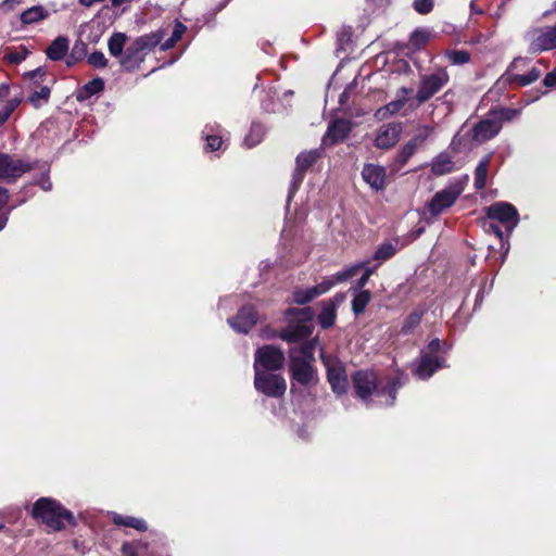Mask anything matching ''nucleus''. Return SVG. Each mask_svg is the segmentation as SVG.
<instances>
[{
    "label": "nucleus",
    "instance_id": "nucleus-12",
    "mask_svg": "<svg viewBox=\"0 0 556 556\" xmlns=\"http://www.w3.org/2000/svg\"><path fill=\"white\" fill-rule=\"evenodd\" d=\"M432 128L430 126H421L417 134L407 141L396 153L391 164L393 170H400L408 160L416 153L417 149L422 146L429 138Z\"/></svg>",
    "mask_w": 556,
    "mask_h": 556
},
{
    "label": "nucleus",
    "instance_id": "nucleus-29",
    "mask_svg": "<svg viewBox=\"0 0 556 556\" xmlns=\"http://www.w3.org/2000/svg\"><path fill=\"white\" fill-rule=\"evenodd\" d=\"M103 90H104L103 79L100 77L93 78L76 91V100L78 102H85L90 97L98 94Z\"/></svg>",
    "mask_w": 556,
    "mask_h": 556
},
{
    "label": "nucleus",
    "instance_id": "nucleus-4",
    "mask_svg": "<svg viewBox=\"0 0 556 556\" xmlns=\"http://www.w3.org/2000/svg\"><path fill=\"white\" fill-rule=\"evenodd\" d=\"M321 361L326 368V377L331 391L337 396L346 394L349 378L344 363L336 355L321 354Z\"/></svg>",
    "mask_w": 556,
    "mask_h": 556
},
{
    "label": "nucleus",
    "instance_id": "nucleus-51",
    "mask_svg": "<svg viewBox=\"0 0 556 556\" xmlns=\"http://www.w3.org/2000/svg\"><path fill=\"white\" fill-rule=\"evenodd\" d=\"M71 53H73V58L79 61H83L88 53V46L81 39H77L72 47Z\"/></svg>",
    "mask_w": 556,
    "mask_h": 556
},
{
    "label": "nucleus",
    "instance_id": "nucleus-11",
    "mask_svg": "<svg viewBox=\"0 0 556 556\" xmlns=\"http://www.w3.org/2000/svg\"><path fill=\"white\" fill-rule=\"evenodd\" d=\"M348 276L345 275V270L337 273L334 279L325 278L321 282L306 288V289H295L292 293L293 302L299 305H305L313 301L314 299L327 293L336 282H343L348 280Z\"/></svg>",
    "mask_w": 556,
    "mask_h": 556
},
{
    "label": "nucleus",
    "instance_id": "nucleus-64",
    "mask_svg": "<svg viewBox=\"0 0 556 556\" xmlns=\"http://www.w3.org/2000/svg\"><path fill=\"white\" fill-rule=\"evenodd\" d=\"M0 532H3L5 535L11 534V530L8 527H5V525L1 521H0Z\"/></svg>",
    "mask_w": 556,
    "mask_h": 556
},
{
    "label": "nucleus",
    "instance_id": "nucleus-57",
    "mask_svg": "<svg viewBox=\"0 0 556 556\" xmlns=\"http://www.w3.org/2000/svg\"><path fill=\"white\" fill-rule=\"evenodd\" d=\"M543 84L547 88H553L556 86V67L545 75Z\"/></svg>",
    "mask_w": 556,
    "mask_h": 556
},
{
    "label": "nucleus",
    "instance_id": "nucleus-48",
    "mask_svg": "<svg viewBox=\"0 0 556 556\" xmlns=\"http://www.w3.org/2000/svg\"><path fill=\"white\" fill-rule=\"evenodd\" d=\"M519 114V111L516 109H509V108H502L496 111H491L490 116H493L494 119L500 121V123L503 125V122L513 121L515 117H517Z\"/></svg>",
    "mask_w": 556,
    "mask_h": 556
},
{
    "label": "nucleus",
    "instance_id": "nucleus-13",
    "mask_svg": "<svg viewBox=\"0 0 556 556\" xmlns=\"http://www.w3.org/2000/svg\"><path fill=\"white\" fill-rule=\"evenodd\" d=\"M447 361L444 356L420 353L418 363L413 375L420 380L430 379L439 369L447 368Z\"/></svg>",
    "mask_w": 556,
    "mask_h": 556
},
{
    "label": "nucleus",
    "instance_id": "nucleus-35",
    "mask_svg": "<svg viewBox=\"0 0 556 556\" xmlns=\"http://www.w3.org/2000/svg\"><path fill=\"white\" fill-rule=\"evenodd\" d=\"M315 346L316 340L304 341L299 348V355H295L293 351L290 352V359H304V362H308L311 364L315 363Z\"/></svg>",
    "mask_w": 556,
    "mask_h": 556
},
{
    "label": "nucleus",
    "instance_id": "nucleus-25",
    "mask_svg": "<svg viewBox=\"0 0 556 556\" xmlns=\"http://www.w3.org/2000/svg\"><path fill=\"white\" fill-rule=\"evenodd\" d=\"M164 37L163 30L152 31L150 34H146L137 37L134 40V43L138 47V49L147 55L150 51H152L156 46L161 45Z\"/></svg>",
    "mask_w": 556,
    "mask_h": 556
},
{
    "label": "nucleus",
    "instance_id": "nucleus-28",
    "mask_svg": "<svg viewBox=\"0 0 556 556\" xmlns=\"http://www.w3.org/2000/svg\"><path fill=\"white\" fill-rule=\"evenodd\" d=\"M426 312L427 309L422 305L415 307L404 319L401 333L404 336L413 333L415 329L420 325Z\"/></svg>",
    "mask_w": 556,
    "mask_h": 556
},
{
    "label": "nucleus",
    "instance_id": "nucleus-61",
    "mask_svg": "<svg viewBox=\"0 0 556 556\" xmlns=\"http://www.w3.org/2000/svg\"><path fill=\"white\" fill-rule=\"evenodd\" d=\"M10 93V87L7 84L0 85V99L7 98Z\"/></svg>",
    "mask_w": 556,
    "mask_h": 556
},
{
    "label": "nucleus",
    "instance_id": "nucleus-52",
    "mask_svg": "<svg viewBox=\"0 0 556 556\" xmlns=\"http://www.w3.org/2000/svg\"><path fill=\"white\" fill-rule=\"evenodd\" d=\"M378 267H379V264L375 265L374 267H368V265H366L363 268V269H365L363 275L361 276L359 279H357V281L355 283V290H363V288L368 283L370 277L375 274V271Z\"/></svg>",
    "mask_w": 556,
    "mask_h": 556
},
{
    "label": "nucleus",
    "instance_id": "nucleus-41",
    "mask_svg": "<svg viewBox=\"0 0 556 556\" xmlns=\"http://www.w3.org/2000/svg\"><path fill=\"white\" fill-rule=\"evenodd\" d=\"M265 135V129L260 123H252L249 134L247 135L244 141L248 147L252 148L258 144Z\"/></svg>",
    "mask_w": 556,
    "mask_h": 556
},
{
    "label": "nucleus",
    "instance_id": "nucleus-58",
    "mask_svg": "<svg viewBox=\"0 0 556 556\" xmlns=\"http://www.w3.org/2000/svg\"><path fill=\"white\" fill-rule=\"evenodd\" d=\"M369 264V261H364V262H361L358 264H355L353 266H351L350 268L345 269V275L348 276V278H352L354 275H356V273L361 269H363L366 265Z\"/></svg>",
    "mask_w": 556,
    "mask_h": 556
},
{
    "label": "nucleus",
    "instance_id": "nucleus-20",
    "mask_svg": "<svg viewBox=\"0 0 556 556\" xmlns=\"http://www.w3.org/2000/svg\"><path fill=\"white\" fill-rule=\"evenodd\" d=\"M538 33L539 35L530 42V53L535 54L556 49V24L545 27V29H538Z\"/></svg>",
    "mask_w": 556,
    "mask_h": 556
},
{
    "label": "nucleus",
    "instance_id": "nucleus-60",
    "mask_svg": "<svg viewBox=\"0 0 556 556\" xmlns=\"http://www.w3.org/2000/svg\"><path fill=\"white\" fill-rule=\"evenodd\" d=\"M73 545H74L76 553L85 554L87 552V547L85 546V543L83 542L80 545L78 539H75L73 541Z\"/></svg>",
    "mask_w": 556,
    "mask_h": 556
},
{
    "label": "nucleus",
    "instance_id": "nucleus-55",
    "mask_svg": "<svg viewBox=\"0 0 556 556\" xmlns=\"http://www.w3.org/2000/svg\"><path fill=\"white\" fill-rule=\"evenodd\" d=\"M486 231L493 232L501 241L504 239V232L497 222L488 220L484 223Z\"/></svg>",
    "mask_w": 556,
    "mask_h": 556
},
{
    "label": "nucleus",
    "instance_id": "nucleus-21",
    "mask_svg": "<svg viewBox=\"0 0 556 556\" xmlns=\"http://www.w3.org/2000/svg\"><path fill=\"white\" fill-rule=\"evenodd\" d=\"M502 129L500 121L493 116L481 119L472 128V139L478 142H485L494 138Z\"/></svg>",
    "mask_w": 556,
    "mask_h": 556
},
{
    "label": "nucleus",
    "instance_id": "nucleus-40",
    "mask_svg": "<svg viewBox=\"0 0 556 556\" xmlns=\"http://www.w3.org/2000/svg\"><path fill=\"white\" fill-rule=\"evenodd\" d=\"M186 31V26L177 22L174 26L172 36L166 39L164 42H161V50L167 51L176 46V43L181 39L184 33Z\"/></svg>",
    "mask_w": 556,
    "mask_h": 556
},
{
    "label": "nucleus",
    "instance_id": "nucleus-31",
    "mask_svg": "<svg viewBox=\"0 0 556 556\" xmlns=\"http://www.w3.org/2000/svg\"><path fill=\"white\" fill-rule=\"evenodd\" d=\"M49 16L48 10L42 5H34L25 11H23L20 15V20L24 25L35 24L42 20H46Z\"/></svg>",
    "mask_w": 556,
    "mask_h": 556
},
{
    "label": "nucleus",
    "instance_id": "nucleus-50",
    "mask_svg": "<svg viewBox=\"0 0 556 556\" xmlns=\"http://www.w3.org/2000/svg\"><path fill=\"white\" fill-rule=\"evenodd\" d=\"M87 62L96 68H103L108 65V60L101 51H94L88 55Z\"/></svg>",
    "mask_w": 556,
    "mask_h": 556
},
{
    "label": "nucleus",
    "instance_id": "nucleus-16",
    "mask_svg": "<svg viewBox=\"0 0 556 556\" xmlns=\"http://www.w3.org/2000/svg\"><path fill=\"white\" fill-rule=\"evenodd\" d=\"M257 311L253 305H243L238 313L228 319L229 325L240 333H248L257 323Z\"/></svg>",
    "mask_w": 556,
    "mask_h": 556
},
{
    "label": "nucleus",
    "instance_id": "nucleus-30",
    "mask_svg": "<svg viewBox=\"0 0 556 556\" xmlns=\"http://www.w3.org/2000/svg\"><path fill=\"white\" fill-rule=\"evenodd\" d=\"M492 160V154H486L478 163L475 169V188L476 190H483L486 186L489 166Z\"/></svg>",
    "mask_w": 556,
    "mask_h": 556
},
{
    "label": "nucleus",
    "instance_id": "nucleus-33",
    "mask_svg": "<svg viewBox=\"0 0 556 556\" xmlns=\"http://www.w3.org/2000/svg\"><path fill=\"white\" fill-rule=\"evenodd\" d=\"M286 317L289 321L295 324H308L314 317V311L309 306L290 307L286 311Z\"/></svg>",
    "mask_w": 556,
    "mask_h": 556
},
{
    "label": "nucleus",
    "instance_id": "nucleus-45",
    "mask_svg": "<svg viewBox=\"0 0 556 556\" xmlns=\"http://www.w3.org/2000/svg\"><path fill=\"white\" fill-rule=\"evenodd\" d=\"M147 544L141 541L125 542L122 545V552L124 556H140L147 551Z\"/></svg>",
    "mask_w": 556,
    "mask_h": 556
},
{
    "label": "nucleus",
    "instance_id": "nucleus-43",
    "mask_svg": "<svg viewBox=\"0 0 556 556\" xmlns=\"http://www.w3.org/2000/svg\"><path fill=\"white\" fill-rule=\"evenodd\" d=\"M203 138L205 140L204 151L215 152L222 148L223 138L220 135L211 134L207 131V127L203 130Z\"/></svg>",
    "mask_w": 556,
    "mask_h": 556
},
{
    "label": "nucleus",
    "instance_id": "nucleus-34",
    "mask_svg": "<svg viewBox=\"0 0 556 556\" xmlns=\"http://www.w3.org/2000/svg\"><path fill=\"white\" fill-rule=\"evenodd\" d=\"M127 36L124 33H114L108 41L109 52L112 56L122 58L125 52Z\"/></svg>",
    "mask_w": 556,
    "mask_h": 556
},
{
    "label": "nucleus",
    "instance_id": "nucleus-6",
    "mask_svg": "<svg viewBox=\"0 0 556 556\" xmlns=\"http://www.w3.org/2000/svg\"><path fill=\"white\" fill-rule=\"evenodd\" d=\"M289 374L292 393L295 391L296 386L311 389L319 382L317 367L314 364L304 362V359H290Z\"/></svg>",
    "mask_w": 556,
    "mask_h": 556
},
{
    "label": "nucleus",
    "instance_id": "nucleus-14",
    "mask_svg": "<svg viewBox=\"0 0 556 556\" xmlns=\"http://www.w3.org/2000/svg\"><path fill=\"white\" fill-rule=\"evenodd\" d=\"M31 169V164L14 159L7 153H0V180L15 181L24 173Z\"/></svg>",
    "mask_w": 556,
    "mask_h": 556
},
{
    "label": "nucleus",
    "instance_id": "nucleus-8",
    "mask_svg": "<svg viewBox=\"0 0 556 556\" xmlns=\"http://www.w3.org/2000/svg\"><path fill=\"white\" fill-rule=\"evenodd\" d=\"M450 76L444 68H440L438 72L422 75L419 80L418 90L416 93L417 105L419 106L429 101L434 94H437L447 83Z\"/></svg>",
    "mask_w": 556,
    "mask_h": 556
},
{
    "label": "nucleus",
    "instance_id": "nucleus-19",
    "mask_svg": "<svg viewBox=\"0 0 556 556\" xmlns=\"http://www.w3.org/2000/svg\"><path fill=\"white\" fill-rule=\"evenodd\" d=\"M527 59L523 58H516L508 66V70L506 72V80L509 84H516L517 86L523 87L528 86L535 80H538L541 76V71L538 67H532L527 74H511V70L518 68L520 65L526 64Z\"/></svg>",
    "mask_w": 556,
    "mask_h": 556
},
{
    "label": "nucleus",
    "instance_id": "nucleus-63",
    "mask_svg": "<svg viewBox=\"0 0 556 556\" xmlns=\"http://www.w3.org/2000/svg\"><path fill=\"white\" fill-rule=\"evenodd\" d=\"M66 56H67V58H66V60H65V63H66V65H67L68 67H72V66H74L75 64H77L78 62H80L79 60L74 59V58H73V53H71V52H70Z\"/></svg>",
    "mask_w": 556,
    "mask_h": 556
},
{
    "label": "nucleus",
    "instance_id": "nucleus-32",
    "mask_svg": "<svg viewBox=\"0 0 556 556\" xmlns=\"http://www.w3.org/2000/svg\"><path fill=\"white\" fill-rule=\"evenodd\" d=\"M112 520L113 523L118 527L134 528L139 532H144L148 530L146 521L141 518L114 514Z\"/></svg>",
    "mask_w": 556,
    "mask_h": 556
},
{
    "label": "nucleus",
    "instance_id": "nucleus-15",
    "mask_svg": "<svg viewBox=\"0 0 556 556\" xmlns=\"http://www.w3.org/2000/svg\"><path fill=\"white\" fill-rule=\"evenodd\" d=\"M345 301L343 292L336 293L332 298L320 302V312L317 315L318 325L327 330L334 326L338 306Z\"/></svg>",
    "mask_w": 556,
    "mask_h": 556
},
{
    "label": "nucleus",
    "instance_id": "nucleus-56",
    "mask_svg": "<svg viewBox=\"0 0 556 556\" xmlns=\"http://www.w3.org/2000/svg\"><path fill=\"white\" fill-rule=\"evenodd\" d=\"M413 88L401 87L396 91V99L402 100L403 104L405 105L408 102L409 96L413 93Z\"/></svg>",
    "mask_w": 556,
    "mask_h": 556
},
{
    "label": "nucleus",
    "instance_id": "nucleus-1",
    "mask_svg": "<svg viewBox=\"0 0 556 556\" xmlns=\"http://www.w3.org/2000/svg\"><path fill=\"white\" fill-rule=\"evenodd\" d=\"M405 380V375L399 372L393 378H387L386 382L382 383L374 369H359L351 376L355 397L367 404L372 395L378 397L388 396L387 404L389 406L394 405L397 391L404 386Z\"/></svg>",
    "mask_w": 556,
    "mask_h": 556
},
{
    "label": "nucleus",
    "instance_id": "nucleus-9",
    "mask_svg": "<svg viewBox=\"0 0 556 556\" xmlns=\"http://www.w3.org/2000/svg\"><path fill=\"white\" fill-rule=\"evenodd\" d=\"M323 155L321 149H313L303 151L295 157V168L292 173V178L289 187V198L300 189L306 173L318 162Z\"/></svg>",
    "mask_w": 556,
    "mask_h": 556
},
{
    "label": "nucleus",
    "instance_id": "nucleus-39",
    "mask_svg": "<svg viewBox=\"0 0 556 556\" xmlns=\"http://www.w3.org/2000/svg\"><path fill=\"white\" fill-rule=\"evenodd\" d=\"M397 250L396 244L390 241L383 242L377 248L372 258L379 262H386L392 258L396 254Z\"/></svg>",
    "mask_w": 556,
    "mask_h": 556
},
{
    "label": "nucleus",
    "instance_id": "nucleus-23",
    "mask_svg": "<svg viewBox=\"0 0 556 556\" xmlns=\"http://www.w3.org/2000/svg\"><path fill=\"white\" fill-rule=\"evenodd\" d=\"M313 332V326L309 324H295L289 321L288 326L283 328L279 338L288 343H299L306 341Z\"/></svg>",
    "mask_w": 556,
    "mask_h": 556
},
{
    "label": "nucleus",
    "instance_id": "nucleus-26",
    "mask_svg": "<svg viewBox=\"0 0 556 556\" xmlns=\"http://www.w3.org/2000/svg\"><path fill=\"white\" fill-rule=\"evenodd\" d=\"M68 52V39L65 36L56 37L46 49V55L51 61L63 60Z\"/></svg>",
    "mask_w": 556,
    "mask_h": 556
},
{
    "label": "nucleus",
    "instance_id": "nucleus-24",
    "mask_svg": "<svg viewBox=\"0 0 556 556\" xmlns=\"http://www.w3.org/2000/svg\"><path fill=\"white\" fill-rule=\"evenodd\" d=\"M146 55L138 49L134 41L125 49L124 54L119 59V65L123 71L132 73L140 68Z\"/></svg>",
    "mask_w": 556,
    "mask_h": 556
},
{
    "label": "nucleus",
    "instance_id": "nucleus-27",
    "mask_svg": "<svg viewBox=\"0 0 556 556\" xmlns=\"http://www.w3.org/2000/svg\"><path fill=\"white\" fill-rule=\"evenodd\" d=\"M454 169L455 163L446 152H441L432 160L431 173L434 176H443L454 172Z\"/></svg>",
    "mask_w": 556,
    "mask_h": 556
},
{
    "label": "nucleus",
    "instance_id": "nucleus-3",
    "mask_svg": "<svg viewBox=\"0 0 556 556\" xmlns=\"http://www.w3.org/2000/svg\"><path fill=\"white\" fill-rule=\"evenodd\" d=\"M467 181L468 176L465 175L463 178L451 182L445 189L435 192L426 205L430 217H438L445 210L452 207L465 190Z\"/></svg>",
    "mask_w": 556,
    "mask_h": 556
},
{
    "label": "nucleus",
    "instance_id": "nucleus-36",
    "mask_svg": "<svg viewBox=\"0 0 556 556\" xmlns=\"http://www.w3.org/2000/svg\"><path fill=\"white\" fill-rule=\"evenodd\" d=\"M371 301V292L369 290H359L351 302L352 312L358 316L363 314L366 306Z\"/></svg>",
    "mask_w": 556,
    "mask_h": 556
},
{
    "label": "nucleus",
    "instance_id": "nucleus-17",
    "mask_svg": "<svg viewBox=\"0 0 556 556\" xmlns=\"http://www.w3.org/2000/svg\"><path fill=\"white\" fill-rule=\"evenodd\" d=\"M403 126L401 122H393L380 127L375 138V146L379 149L389 150L400 140Z\"/></svg>",
    "mask_w": 556,
    "mask_h": 556
},
{
    "label": "nucleus",
    "instance_id": "nucleus-44",
    "mask_svg": "<svg viewBox=\"0 0 556 556\" xmlns=\"http://www.w3.org/2000/svg\"><path fill=\"white\" fill-rule=\"evenodd\" d=\"M29 53H30L29 50L25 46H20L17 51L12 50L11 48H8L4 59L10 64H20L21 62L26 60V58L29 55Z\"/></svg>",
    "mask_w": 556,
    "mask_h": 556
},
{
    "label": "nucleus",
    "instance_id": "nucleus-54",
    "mask_svg": "<svg viewBox=\"0 0 556 556\" xmlns=\"http://www.w3.org/2000/svg\"><path fill=\"white\" fill-rule=\"evenodd\" d=\"M446 346V342L441 341L439 338L432 339L420 353H430L431 355H438Z\"/></svg>",
    "mask_w": 556,
    "mask_h": 556
},
{
    "label": "nucleus",
    "instance_id": "nucleus-46",
    "mask_svg": "<svg viewBox=\"0 0 556 556\" xmlns=\"http://www.w3.org/2000/svg\"><path fill=\"white\" fill-rule=\"evenodd\" d=\"M430 35L425 29H415L409 37V45L415 49H422L428 43Z\"/></svg>",
    "mask_w": 556,
    "mask_h": 556
},
{
    "label": "nucleus",
    "instance_id": "nucleus-18",
    "mask_svg": "<svg viewBox=\"0 0 556 556\" xmlns=\"http://www.w3.org/2000/svg\"><path fill=\"white\" fill-rule=\"evenodd\" d=\"M351 123L344 118L332 119L323 137V144L332 146L342 142L351 132Z\"/></svg>",
    "mask_w": 556,
    "mask_h": 556
},
{
    "label": "nucleus",
    "instance_id": "nucleus-42",
    "mask_svg": "<svg viewBox=\"0 0 556 556\" xmlns=\"http://www.w3.org/2000/svg\"><path fill=\"white\" fill-rule=\"evenodd\" d=\"M403 106H404V104H403L402 100L395 99V100L387 103L382 108L378 109L375 115H376V117L383 119L391 115H395L396 113H399L402 110Z\"/></svg>",
    "mask_w": 556,
    "mask_h": 556
},
{
    "label": "nucleus",
    "instance_id": "nucleus-5",
    "mask_svg": "<svg viewBox=\"0 0 556 556\" xmlns=\"http://www.w3.org/2000/svg\"><path fill=\"white\" fill-rule=\"evenodd\" d=\"M254 388L267 397L280 399L286 394L287 381L281 374L254 370Z\"/></svg>",
    "mask_w": 556,
    "mask_h": 556
},
{
    "label": "nucleus",
    "instance_id": "nucleus-10",
    "mask_svg": "<svg viewBox=\"0 0 556 556\" xmlns=\"http://www.w3.org/2000/svg\"><path fill=\"white\" fill-rule=\"evenodd\" d=\"M486 219L497 222L505 227L507 236L511 233L519 223L517 208L508 202H495L486 207Z\"/></svg>",
    "mask_w": 556,
    "mask_h": 556
},
{
    "label": "nucleus",
    "instance_id": "nucleus-7",
    "mask_svg": "<svg viewBox=\"0 0 556 556\" xmlns=\"http://www.w3.org/2000/svg\"><path fill=\"white\" fill-rule=\"evenodd\" d=\"M286 357L283 351L274 344H264L254 353V370H267L277 372L283 369Z\"/></svg>",
    "mask_w": 556,
    "mask_h": 556
},
{
    "label": "nucleus",
    "instance_id": "nucleus-37",
    "mask_svg": "<svg viewBox=\"0 0 556 556\" xmlns=\"http://www.w3.org/2000/svg\"><path fill=\"white\" fill-rule=\"evenodd\" d=\"M47 76V68L45 66H39L33 71L24 73L23 78L29 80L30 88L37 89L42 87L41 83L46 80Z\"/></svg>",
    "mask_w": 556,
    "mask_h": 556
},
{
    "label": "nucleus",
    "instance_id": "nucleus-47",
    "mask_svg": "<svg viewBox=\"0 0 556 556\" xmlns=\"http://www.w3.org/2000/svg\"><path fill=\"white\" fill-rule=\"evenodd\" d=\"M445 54L454 65H464L470 61V53L466 50H447Z\"/></svg>",
    "mask_w": 556,
    "mask_h": 556
},
{
    "label": "nucleus",
    "instance_id": "nucleus-2",
    "mask_svg": "<svg viewBox=\"0 0 556 556\" xmlns=\"http://www.w3.org/2000/svg\"><path fill=\"white\" fill-rule=\"evenodd\" d=\"M31 517L52 531H62L66 525H77L74 514L52 497H40L31 507Z\"/></svg>",
    "mask_w": 556,
    "mask_h": 556
},
{
    "label": "nucleus",
    "instance_id": "nucleus-59",
    "mask_svg": "<svg viewBox=\"0 0 556 556\" xmlns=\"http://www.w3.org/2000/svg\"><path fill=\"white\" fill-rule=\"evenodd\" d=\"M38 185L46 191L50 190L52 187V184L47 174L42 176V178L38 181Z\"/></svg>",
    "mask_w": 556,
    "mask_h": 556
},
{
    "label": "nucleus",
    "instance_id": "nucleus-38",
    "mask_svg": "<svg viewBox=\"0 0 556 556\" xmlns=\"http://www.w3.org/2000/svg\"><path fill=\"white\" fill-rule=\"evenodd\" d=\"M50 96L51 87L42 86L39 90L34 89L31 94L28 97V101L35 109H39L43 103L49 102Z\"/></svg>",
    "mask_w": 556,
    "mask_h": 556
},
{
    "label": "nucleus",
    "instance_id": "nucleus-49",
    "mask_svg": "<svg viewBox=\"0 0 556 556\" xmlns=\"http://www.w3.org/2000/svg\"><path fill=\"white\" fill-rule=\"evenodd\" d=\"M20 103L21 99L18 98H13L7 101V103L0 110V127L9 119Z\"/></svg>",
    "mask_w": 556,
    "mask_h": 556
},
{
    "label": "nucleus",
    "instance_id": "nucleus-62",
    "mask_svg": "<svg viewBox=\"0 0 556 556\" xmlns=\"http://www.w3.org/2000/svg\"><path fill=\"white\" fill-rule=\"evenodd\" d=\"M17 3L16 0H5L3 1L2 3V9L7 10V11H10V10H13L14 9V5Z\"/></svg>",
    "mask_w": 556,
    "mask_h": 556
},
{
    "label": "nucleus",
    "instance_id": "nucleus-53",
    "mask_svg": "<svg viewBox=\"0 0 556 556\" xmlns=\"http://www.w3.org/2000/svg\"><path fill=\"white\" fill-rule=\"evenodd\" d=\"M433 0H415L413 3L414 10L422 15L429 14L433 10Z\"/></svg>",
    "mask_w": 556,
    "mask_h": 556
},
{
    "label": "nucleus",
    "instance_id": "nucleus-22",
    "mask_svg": "<svg viewBox=\"0 0 556 556\" xmlns=\"http://www.w3.org/2000/svg\"><path fill=\"white\" fill-rule=\"evenodd\" d=\"M362 177L376 191L386 188L387 172L383 166L371 163L365 164L362 169Z\"/></svg>",
    "mask_w": 556,
    "mask_h": 556
}]
</instances>
